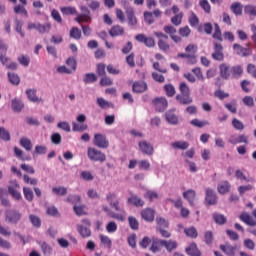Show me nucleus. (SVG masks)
Returning <instances> with one entry per match:
<instances>
[{
  "label": "nucleus",
  "mask_w": 256,
  "mask_h": 256,
  "mask_svg": "<svg viewBox=\"0 0 256 256\" xmlns=\"http://www.w3.org/2000/svg\"><path fill=\"white\" fill-rule=\"evenodd\" d=\"M198 47L195 44H189L185 51L186 53H178L177 57L181 59H187L189 65H195L197 63L196 53Z\"/></svg>",
  "instance_id": "obj_1"
},
{
  "label": "nucleus",
  "mask_w": 256,
  "mask_h": 256,
  "mask_svg": "<svg viewBox=\"0 0 256 256\" xmlns=\"http://www.w3.org/2000/svg\"><path fill=\"white\" fill-rule=\"evenodd\" d=\"M87 156L90 161H94V162L103 163L104 161L107 160V157L105 156V154L96 148L89 147L87 151Z\"/></svg>",
  "instance_id": "obj_2"
},
{
  "label": "nucleus",
  "mask_w": 256,
  "mask_h": 256,
  "mask_svg": "<svg viewBox=\"0 0 256 256\" xmlns=\"http://www.w3.org/2000/svg\"><path fill=\"white\" fill-rule=\"evenodd\" d=\"M154 36L158 38V47L160 51L165 53L170 51V45L168 44L169 36L162 32H154Z\"/></svg>",
  "instance_id": "obj_3"
},
{
  "label": "nucleus",
  "mask_w": 256,
  "mask_h": 256,
  "mask_svg": "<svg viewBox=\"0 0 256 256\" xmlns=\"http://www.w3.org/2000/svg\"><path fill=\"white\" fill-rule=\"evenodd\" d=\"M152 105L156 112L163 113L167 111L169 103L166 97H156L152 100Z\"/></svg>",
  "instance_id": "obj_4"
},
{
  "label": "nucleus",
  "mask_w": 256,
  "mask_h": 256,
  "mask_svg": "<svg viewBox=\"0 0 256 256\" xmlns=\"http://www.w3.org/2000/svg\"><path fill=\"white\" fill-rule=\"evenodd\" d=\"M93 145L100 149H107L109 147L107 136L101 133L94 134Z\"/></svg>",
  "instance_id": "obj_5"
},
{
  "label": "nucleus",
  "mask_w": 256,
  "mask_h": 256,
  "mask_svg": "<svg viewBox=\"0 0 256 256\" xmlns=\"http://www.w3.org/2000/svg\"><path fill=\"white\" fill-rule=\"evenodd\" d=\"M106 201H108L109 206L112 209H114L116 212H124V210L120 208V201L117 194L115 193L106 194Z\"/></svg>",
  "instance_id": "obj_6"
},
{
  "label": "nucleus",
  "mask_w": 256,
  "mask_h": 256,
  "mask_svg": "<svg viewBox=\"0 0 256 256\" xmlns=\"http://www.w3.org/2000/svg\"><path fill=\"white\" fill-rule=\"evenodd\" d=\"M80 10L82 14H78L77 17L75 18V21L77 23H89L91 21V12L88 7L86 6H81Z\"/></svg>",
  "instance_id": "obj_7"
},
{
  "label": "nucleus",
  "mask_w": 256,
  "mask_h": 256,
  "mask_svg": "<svg viewBox=\"0 0 256 256\" xmlns=\"http://www.w3.org/2000/svg\"><path fill=\"white\" fill-rule=\"evenodd\" d=\"M205 202L209 206H215L218 204V196L215 193L214 189H211V188L205 189Z\"/></svg>",
  "instance_id": "obj_8"
},
{
  "label": "nucleus",
  "mask_w": 256,
  "mask_h": 256,
  "mask_svg": "<svg viewBox=\"0 0 256 256\" xmlns=\"http://www.w3.org/2000/svg\"><path fill=\"white\" fill-rule=\"evenodd\" d=\"M211 57L214 61H224V47L218 42H214V52Z\"/></svg>",
  "instance_id": "obj_9"
},
{
  "label": "nucleus",
  "mask_w": 256,
  "mask_h": 256,
  "mask_svg": "<svg viewBox=\"0 0 256 256\" xmlns=\"http://www.w3.org/2000/svg\"><path fill=\"white\" fill-rule=\"evenodd\" d=\"M8 193L11 195L12 198H14L16 201H21L23 199V196H21L20 193V184H18L17 181L12 183L8 187Z\"/></svg>",
  "instance_id": "obj_10"
},
{
  "label": "nucleus",
  "mask_w": 256,
  "mask_h": 256,
  "mask_svg": "<svg viewBox=\"0 0 256 256\" xmlns=\"http://www.w3.org/2000/svg\"><path fill=\"white\" fill-rule=\"evenodd\" d=\"M136 41L143 43L145 47L153 48L155 47V40L152 37H147L145 34H137L135 37Z\"/></svg>",
  "instance_id": "obj_11"
},
{
  "label": "nucleus",
  "mask_w": 256,
  "mask_h": 256,
  "mask_svg": "<svg viewBox=\"0 0 256 256\" xmlns=\"http://www.w3.org/2000/svg\"><path fill=\"white\" fill-rule=\"evenodd\" d=\"M21 219V213L19 211L11 210L6 212V220L12 225H17Z\"/></svg>",
  "instance_id": "obj_12"
},
{
  "label": "nucleus",
  "mask_w": 256,
  "mask_h": 256,
  "mask_svg": "<svg viewBox=\"0 0 256 256\" xmlns=\"http://www.w3.org/2000/svg\"><path fill=\"white\" fill-rule=\"evenodd\" d=\"M139 150L147 156H152L154 153V148L147 141H140L138 144Z\"/></svg>",
  "instance_id": "obj_13"
},
{
  "label": "nucleus",
  "mask_w": 256,
  "mask_h": 256,
  "mask_svg": "<svg viewBox=\"0 0 256 256\" xmlns=\"http://www.w3.org/2000/svg\"><path fill=\"white\" fill-rule=\"evenodd\" d=\"M233 51L242 57H247V56L251 55V53H252L249 45L247 46V48H244L240 44H233Z\"/></svg>",
  "instance_id": "obj_14"
},
{
  "label": "nucleus",
  "mask_w": 256,
  "mask_h": 256,
  "mask_svg": "<svg viewBox=\"0 0 256 256\" xmlns=\"http://www.w3.org/2000/svg\"><path fill=\"white\" fill-rule=\"evenodd\" d=\"M125 13L127 16V20H128V25L134 27L137 25V18L135 16V12H134V8L132 7H126L125 8Z\"/></svg>",
  "instance_id": "obj_15"
},
{
  "label": "nucleus",
  "mask_w": 256,
  "mask_h": 256,
  "mask_svg": "<svg viewBox=\"0 0 256 256\" xmlns=\"http://www.w3.org/2000/svg\"><path fill=\"white\" fill-rule=\"evenodd\" d=\"M140 216L147 222H153L155 217V211L152 208H145L140 212Z\"/></svg>",
  "instance_id": "obj_16"
},
{
  "label": "nucleus",
  "mask_w": 256,
  "mask_h": 256,
  "mask_svg": "<svg viewBox=\"0 0 256 256\" xmlns=\"http://www.w3.org/2000/svg\"><path fill=\"white\" fill-rule=\"evenodd\" d=\"M148 89L147 83L145 81H136L132 85V91L134 93H143Z\"/></svg>",
  "instance_id": "obj_17"
},
{
  "label": "nucleus",
  "mask_w": 256,
  "mask_h": 256,
  "mask_svg": "<svg viewBox=\"0 0 256 256\" xmlns=\"http://www.w3.org/2000/svg\"><path fill=\"white\" fill-rule=\"evenodd\" d=\"M239 220L242 221L245 225H248L250 227L256 226V221L247 212L241 213L239 215Z\"/></svg>",
  "instance_id": "obj_18"
},
{
  "label": "nucleus",
  "mask_w": 256,
  "mask_h": 256,
  "mask_svg": "<svg viewBox=\"0 0 256 256\" xmlns=\"http://www.w3.org/2000/svg\"><path fill=\"white\" fill-rule=\"evenodd\" d=\"M231 189V184L227 180L221 181V183L217 184V193L220 195H225L229 193Z\"/></svg>",
  "instance_id": "obj_19"
},
{
  "label": "nucleus",
  "mask_w": 256,
  "mask_h": 256,
  "mask_svg": "<svg viewBox=\"0 0 256 256\" xmlns=\"http://www.w3.org/2000/svg\"><path fill=\"white\" fill-rule=\"evenodd\" d=\"M183 198L189 203V206H195L196 191L193 189H188L183 192Z\"/></svg>",
  "instance_id": "obj_20"
},
{
  "label": "nucleus",
  "mask_w": 256,
  "mask_h": 256,
  "mask_svg": "<svg viewBox=\"0 0 256 256\" xmlns=\"http://www.w3.org/2000/svg\"><path fill=\"white\" fill-rule=\"evenodd\" d=\"M175 99L181 105H190L193 102V99L190 96V94H177Z\"/></svg>",
  "instance_id": "obj_21"
},
{
  "label": "nucleus",
  "mask_w": 256,
  "mask_h": 256,
  "mask_svg": "<svg viewBox=\"0 0 256 256\" xmlns=\"http://www.w3.org/2000/svg\"><path fill=\"white\" fill-rule=\"evenodd\" d=\"M220 249L223 253L226 254V256H236L237 254V247L236 246H232L230 244H226V245H220Z\"/></svg>",
  "instance_id": "obj_22"
},
{
  "label": "nucleus",
  "mask_w": 256,
  "mask_h": 256,
  "mask_svg": "<svg viewBox=\"0 0 256 256\" xmlns=\"http://www.w3.org/2000/svg\"><path fill=\"white\" fill-rule=\"evenodd\" d=\"M232 66H227L225 63L220 65V76L222 79H229L232 75Z\"/></svg>",
  "instance_id": "obj_23"
},
{
  "label": "nucleus",
  "mask_w": 256,
  "mask_h": 256,
  "mask_svg": "<svg viewBox=\"0 0 256 256\" xmlns=\"http://www.w3.org/2000/svg\"><path fill=\"white\" fill-rule=\"evenodd\" d=\"M163 247V239H158L156 237H153L152 239V246H150V251L153 253H157L159 251H162Z\"/></svg>",
  "instance_id": "obj_24"
},
{
  "label": "nucleus",
  "mask_w": 256,
  "mask_h": 256,
  "mask_svg": "<svg viewBox=\"0 0 256 256\" xmlns=\"http://www.w3.org/2000/svg\"><path fill=\"white\" fill-rule=\"evenodd\" d=\"M163 247L166 249L167 252L171 253L177 249V241L173 239H163Z\"/></svg>",
  "instance_id": "obj_25"
},
{
  "label": "nucleus",
  "mask_w": 256,
  "mask_h": 256,
  "mask_svg": "<svg viewBox=\"0 0 256 256\" xmlns=\"http://www.w3.org/2000/svg\"><path fill=\"white\" fill-rule=\"evenodd\" d=\"M186 254L188 256H202V253L198 249L196 243L189 244V246L186 248Z\"/></svg>",
  "instance_id": "obj_26"
},
{
  "label": "nucleus",
  "mask_w": 256,
  "mask_h": 256,
  "mask_svg": "<svg viewBox=\"0 0 256 256\" xmlns=\"http://www.w3.org/2000/svg\"><path fill=\"white\" fill-rule=\"evenodd\" d=\"M128 204L136 207H143L145 206V201L141 198L137 197V195L132 194L130 198L127 199Z\"/></svg>",
  "instance_id": "obj_27"
},
{
  "label": "nucleus",
  "mask_w": 256,
  "mask_h": 256,
  "mask_svg": "<svg viewBox=\"0 0 256 256\" xmlns=\"http://www.w3.org/2000/svg\"><path fill=\"white\" fill-rule=\"evenodd\" d=\"M20 1V3L22 4V5H16L15 7H14V13L16 14V15H23V16H25V17H27V11H26V9H25V7L24 6H26L27 5V0H19Z\"/></svg>",
  "instance_id": "obj_28"
},
{
  "label": "nucleus",
  "mask_w": 256,
  "mask_h": 256,
  "mask_svg": "<svg viewBox=\"0 0 256 256\" xmlns=\"http://www.w3.org/2000/svg\"><path fill=\"white\" fill-rule=\"evenodd\" d=\"M103 211L111 219H116V220H119L121 222H123L125 220V216L124 215L110 211L107 206H103Z\"/></svg>",
  "instance_id": "obj_29"
},
{
  "label": "nucleus",
  "mask_w": 256,
  "mask_h": 256,
  "mask_svg": "<svg viewBox=\"0 0 256 256\" xmlns=\"http://www.w3.org/2000/svg\"><path fill=\"white\" fill-rule=\"evenodd\" d=\"M11 108L15 113H20L24 108V103L21 102L18 98L11 100Z\"/></svg>",
  "instance_id": "obj_30"
},
{
  "label": "nucleus",
  "mask_w": 256,
  "mask_h": 256,
  "mask_svg": "<svg viewBox=\"0 0 256 256\" xmlns=\"http://www.w3.org/2000/svg\"><path fill=\"white\" fill-rule=\"evenodd\" d=\"M230 10L232 11V13L236 16H241L243 13V6L241 4V2H233L231 4Z\"/></svg>",
  "instance_id": "obj_31"
},
{
  "label": "nucleus",
  "mask_w": 256,
  "mask_h": 256,
  "mask_svg": "<svg viewBox=\"0 0 256 256\" xmlns=\"http://www.w3.org/2000/svg\"><path fill=\"white\" fill-rule=\"evenodd\" d=\"M109 34L111 37H119L121 35H124V28L120 25H114L109 31Z\"/></svg>",
  "instance_id": "obj_32"
},
{
  "label": "nucleus",
  "mask_w": 256,
  "mask_h": 256,
  "mask_svg": "<svg viewBox=\"0 0 256 256\" xmlns=\"http://www.w3.org/2000/svg\"><path fill=\"white\" fill-rule=\"evenodd\" d=\"M77 231L80 233L82 238H90L91 230L87 226L77 225Z\"/></svg>",
  "instance_id": "obj_33"
},
{
  "label": "nucleus",
  "mask_w": 256,
  "mask_h": 256,
  "mask_svg": "<svg viewBox=\"0 0 256 256\" xmlns=\"http://www.w3.org/2000/svg\"><path fill=\"white\" fill-rule=\"evenodd\" d=\"M212 219H214V222L216 223V225H226L227 223L226 216L220 213L212 214Z\"/></svg>",
  "instance_id": "obj_34"
},
{
  "label": "nucleus",
  "mask_w": 256,
  "mask_h": 256,
  "mask_svg": "<svg viewBox=\"0 0 256 256\" xmlns=\"http://www.w3.org/2000/svg\"><path fill=\"white\" fill-rule=\"evenodd\" d=\"M243 74L242 66H231V77L233 79H239Z\"/></svg>",
  "instance_id": "obj_35"
},
{
  "label": "nucleus",
  "mask_w": 256,
  "mask_h": 256,
  "mask_svg": "<svg viewBox=\"0 0 256 256\" xmlns=\"http://www.w3.org/2000/svg\"><path fill=\"white\" fill-rule=\"evenodd\" d=\"M171 146L173 149L185 151V150L189 149L190 144L186 141H176V142L172 143Z\"/></svg>",
  "instance_id": "obj_36"
},
{
  "label": "nucleus",
  "mask_w": 256,
  "mask_h": 256,
  "mask_svg": "<svg viewBox=\"0 0 256 256\" xmlns=\"http://www.w3.org/2000/svg\"><path fill=\"white\" fill-rule=\"evenodd\" d=\"M52 193L58 197H64L68 194V189L64 186L53 187Z\"/></svg>",
  "instance_id": "obj_37"
},
{
  "label": "nucleus",
  "mask_w": 256,
  "mask_h": 256,
  "mask_svg": "<svg viewBox=\"0 0 256 256\" xmlns=\"http://www.w3.org/2000/svg\"><path fill=\"white\" fill-rule=\"evenodd\" d=\"M8 51L7 45H5L2 41H0V61L3 63L8 61V57L6 56Z\"/></svg>",
  "instance_id": "obj_38"
},
{
  "label": "nucleus",
  "mask_w": 256,
  "mask_h": 256,
  "mask_svg": "<svg viewBox=\"0 0 256 256\" xmlns=\"http://www.w3.org/2000/svg\"><path fill=\"white\" fill-rule=\"evenodd\" d=\"M234 177H236L237 180L239 181H244V182H254L253 178H248L240 169L234 173Z\"/></svg>",
  "instance_id": "obj_39"
},
{
  "label": "nucleus",
  "mask_w": 256,
  "mask_h": 256,
  "mask_svg": "<svg viewBox=\"0 0 256 256\" xmlns=\"http://www.w3.org/2000/svg\"><path fill=\"white\" fill-rule=\"evenodd\" d=\"M166 121L169 122V124L176 125L179 123V118L174 114V112H166L165 114Z\"/></svg>",
  "instance_id": "obj_40"
},
{
  "label": "nucleus",
  "mask_w": 256,
  "mask_h": 256,
  "mask_svg": "<svg viewBox=\"0 0 256 256\" xmlns=\"http://www.w3.org/2000/svg\"><path fill=\"white\" fill-rule=\"evenodd\" d=\"M23 197H25L28 202L34 201V192L30 187H23Z\"/></svg>",
  "instance_id": "obj_41"
},
{
  "label": "nucleus",
  "mask_w": 256,
  "mask_h": 256,
  "mask_svg": "<svg viewBox=\"0 0 256 256\" xmlns=\"http://www.w3.org/2000/svg\"><path fill=\"white\" fill-rule=\"evenodd\" d=\"M184 234L189 238L196 239L198 238V231L195 226H191L189 228L184 229Z\"/></svg>",
  "instance_id": "obj_42"
},
{
  "label": "nucleus",
  "mask_w": 256,
  "mask_h": 256,
  "mask_svg": "<svg viewBox=\"0 0 256 256\" xmlns=\"http://www.w3.org/2000/svg\"><path fill=\"white\" fill-rule=\"evenodd\" d=\"M190 124L194 127H197L199 129H202L204 128L205 126H208L209 125V122L208 120H199V119H193V120H190Z\"/></svg>",
  "instance_id": "obj_43"
},
{
  "label": "nucleus",
  "mask_w": 256,
  "mask_h": 256,
  "mask_svg": "<svg viewBox=\"0 0 256 256\" xmlns=\"http://www.w3.org/2000/svg\"><path fill=\"white\" fill-rule=\"evenodd\" d=\"M156 225H157L156 230L169 228V222L162 217L156 218Z\"/></svg>",
  "instance_id": "obj_44"
},
{
  "label": "nucleus",
  "mask_w": 256,
  "mask_h": 256,
  "mask_svg": "<svg viewBox=\"0 0 256 256\" xmlns=\"http://www.w3.org/2000/svg\"><path fill=\"white\" fill-rule=\"evenodd\" d=\"M98 80V77L94 73H87L84 75L83 82L86 84L96 83Z\"/></svg>",
  "instance_id": "obj_45"
},
{
  "label": "nucleus",
  "mask_w": 256,
  "mask_h": 256,
  "mask_svg": "<svg viewBox=\"0 0 256 256\" xmlns=\"http://www.w3.org/2000/svg\"><path fill=\"white\" fill-rule=\"evenodd\" d=\"M14 154L20 161H30V157H25L23 150L18 147H14Z\"/></svg>",
  "instance_id": "obj_46"
},
{
  "label": "nucleus",
  "mask_w": 256,
  "mask_h": 256,
  "mask_svg": "<svg viewBox=\"0 0 256 256\" xmlns=\"http://www.w3.org/2000/svg\"><path fill=\"white\" fill-rule=\"evenodd\" d=\"M164 91L166 93L167 97H174L176 94V90L175 87L173 86V84H165L164 86Z\"/></svg>",
  "instance_id": "obj_47"
},
{
  "label": "nucleus",
  "mask_w": 256,
  "mask_h": 256,
  "mask_svg": "<svg viewBox=\"0 0 256 256\" xmlns=\"http://www.w3.org/2000/svg\"><path fill=\"white\" fill-rule=\"evenodd\" d=\"M99 239H100V242H102V244L104 245V247L108 249L112 248V240L108 236L100 234Z\"/></svg>",
  "instance_id": "obj_48"
},
{
  "label": "nucleus",
  "mask_w": 256,
  "mask_h": 256,
  "mask_svg": "<svg viewBox=\"0 0 256 256\" xmlns=\"http://www.w3.org/2000/svg\"><path fill=\"white\" fill-rule=\"evenodd\" d=\"M214 28H215V31H214V34H212V38L216 39L219 42H223V36L221 34L220 26L217 23H215Z\"/></svg>",
  "instance_id": "obj_49"
},
{
  "label": "nucleus",
  "mask_w": 256,
  "mask_h": 256,
  "mask_svg": "<svg viewBox=\"0 0 256 256\" xmlns=\"http://www.w3.org/2000/svg\"><path fill=\"white\" fill-rule=\"evenodd\" d=\"M97 104L102 110H107L112 107V104L104 98H97Z\"/></svg>",
  "instance_id": "obj_50"
},
{
  "label": "nucleus",
  "mask_w": 256,
  "mask_h": 256,
  "mask_svg": "<svg viewBox=\"0 0 256 256\" xmlns=\"http://www.w3.org/2000/svg\"><path fill=\"white\" fill-rule=\"evenodd\" d=\"M70 37L75 40H80L82 37L81 30L77 27H72L70 30Z\"/></svg>",
  "instance_id": "obj_51"
},
{
  "label": "nucleus",
  "mask_w": 256,
  "mask_h": 256,
  "mask_svg": "<svg viewBox=\"0 0 256 256\" xmlns=\"http://www.w3.org/2000/svg\"><path fill=\"white\" fill-rule=\"evenodd\" d=\"M214 241L213 231H205L204 233V242L206 245H212Z\"/></svg>",
  "instance_id": "obj_52"
},
{
  "label": "nucleus",
  "mask_w": 256,
  "mask_h": 256,
  "mask_svg": "<svg viewBox=\"0 0 256 256\" xmlns=\"http://www.w3.org/2000/svg\"><path fill=\"white\" fill-rule=\"evenodd\" d=\"M245 15H249L250 17H256V6L247 5L244 7Z\"/></svg>",
  "instance_id": "obj_53"
},
{
  "label": "nucleus",
  "mask_w": 256,
  "mask_h": 256,
  "mask_svg": "<svg viewBox=\"0 0 256 256\" xmlns=\"http://www.w3.org/2000/svg\"><path fill=\"white\" fill-rule=\"evenodd\" d=\"M20 145L22 148H24L26 151H32V143L30 139L27 138H21L20 139Z\"/></svg>",
  "instance_id": "obj_54"
},
{
  "label": "nucleus",
  "mask_w": 256,
  "mask_h": 256,
  "mask_svg": "<svg viewBox=\"0 0 256 256\" xmlns=\"http://www.w3.org/2000/svg\"><path fill=\"white\" fill-rule=\"evenodd\" d=\"M60 11L62 15H77L75 7H61Z\"/></svg>",
  "instance_id": "obj_55"
},
{
  "label": "nucleus",
  "mask_w": 256,
  "mask_h": 256,
  "mask_svg": "<svg viewBox=\"0 0 256 256\" xmlns=\"http://www.w3.org/2000/svg\"><path fill=\"white\" fill-rule=\"evenodd\" d=\"M9 82L12 85L18 86L20 84V77L15 73H8Z\"/></svg>",
  "instance_id": "obj_56"
},
{
  "label": "nucleus",
  "mask_w": 256,
  "mask_h": 256,
  "mask_svg": "<svg viewBox=\"0 0 256 256\" xmlns=\"http://www.w3.org/2000/svg\"><path fill=\"white\" fill-rule=\"evenodd\" d=\"M0 139L4 142H9L11 137L8 130H5L4 127H0Z\"/></svg>",
  "instance_id": "obj_57"
},
{
  "label": "nucleus",
  "mask_w": 256,
  "mask_h": 256,
  "mask_svg": "<svg viewBox=\"0 0 256 256\" xmlns=\"http://www.w3.org/2000/svg\"><path fill=\"white\" fill-rule=\"evenodd\" d=\"M0 62L2 63V65H4L6 67V69H10V70L18 69L17 62H12V60H10L9 57H8V61H6V62L0 61Z\"/></svg>",
  "instance_id": "obj_58"
},
{
  "label": "nucleus",
  "mask_w": 256,
  "mask_h": 256,
  "mask_svg": "<svg viewBox=\"0 0 256 256\" xmlns=\"http://www.w3.org/2000/svg\"><path fill=\"white\" fill-rule=\"evenodd\" d=\"M26 95L28 97V100L32 101V102H39V98H37L36 96V90L35 89H28L26 91Z\"/></svg>",
  "instance_id": "obj_59"
},
{
  "label": "nucleus",
  "mask_w": 256,
  "mask_h": 256,
  "mask_svg": "<svg viewBox=\"0 0 256 256\" xmlns=\"http://www.w3.org/2000/svg\"><path fill=\"white\" fill-rule=\"evenodd\" d=\"M118 230V225L115 221H109L106 225V232L108 233H115Z\"/></svg>",
  "instance_id": "obj_60"
},
{
  "label": "nucleus",
  "mask_w": 256,
  "mask_h": 256,
  "mask_svg": "<svg viewBox=\"0 0 256 256\" xmlns=\"http://www.w3.org/2000/svg\"><path fill=\"white\" fill-rule=\"evenodd\" d=\"M30 222L35 228H40L41 227V219L39 216L36 215H30Z\"/></svg>",
  "instance_id": "obj_61"
},
{
  "label": "nucleus",
  "mask_w": 256,
  "mask_h": 256,
  "mask_svg": "<svg viewBox=\"0 0 256 256\" xmlns=\"http://www.w3.org/2000/svg\"><path fill=\"white\" fill-rule=\"evenodd\" d=\"M138 167L140 170L148 171L151 169V163L148 160H140L138 161Z\"/></svg>",
  "instance_id": "obj_62"
},
{
  "label": "nucleus",
  "mask_w": 256,
  "mask_h": 256,
  "mask_svg": "<svg viewBox=\"0 0 256 256\" xmlns=\"http://www.w3.org/2000/svg\"><path fill=\"white\" fill-rule=\"evenodd\" d=\"M37 31L40 34L49 33L51 31V24L49 23H45L44 25L40 24Z\"/></svg>",
  "instance_id": "obj_63"
},
{
  "label": "nucleus",
  "mask_w": 256,
  "mask_h": 256,
  "mask_svg": "<svg viewBox=\"0 0 256 256\" xmlns=\"http://www.w3.org/2000/svg\"><path fill=\"white\" fill-rule=\"evenodd\" d=\"M199 6H200V8H202V10H204V12L206 14H210L211 7H210V4H209L208 0L200 1L199 2Z\"/></svg>",
  "instance_id": "obj_64"
}]
</instances>
